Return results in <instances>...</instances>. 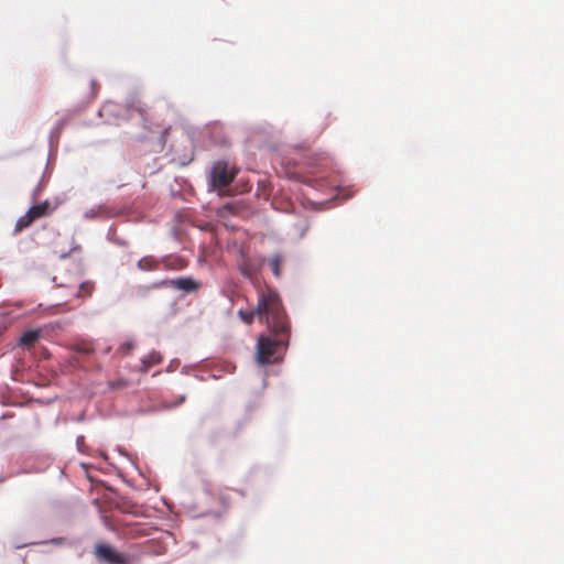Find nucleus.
<instances>
[{"label":"nucleus","instance_id":"9b49d317","mask_svg":"<svg viewBox=\"0 0 564 564\" xmlns=\"http://www.w3.org/2000/svg\"><path fill=\"white\" fill-rule=\"evenodd\" d=\"M162 361L161 354L158 351H152L148 357L142 359V371H148L149 368L153 365H158Z\"/></svg>","mask_w":564,"mask_h":564},{"label":"nucleus","instance_id":"39448f33","mask_svg":"<svg viewBox=\"0 0 564 564\" xmlns=\"http://www.w3.org/2000/svg\"><path fill=\"white\" fill-rule=\"evenodd\" d=\"M261 268L262 260H256L242 254V259L239 263V271L245 278L252 280L253 276L261 270Z\"/></svg>","mask_w":564,"mask_h":564},{"label":"nucleus","instance_id":"423d86ee","mask_svg":"<svg viewBox=\"0 0 564 564\" xmlns=\"http://www.w3.org/2000/svg\"><path fill=\"white\" fill-rule=\"evenodd\" d=\"M127 115L129 119H133L135 116H138L141 121H144L147 117V109L143 107L140 100L132 99L127 104Z\"/></svg>","mask_w":564,"mask_h":564},{"label":"nucleus","instance_id":"f257e3e1","mask_svg":"<svg viewBox=\"0 0 564 564\" xmlns=\"http://www.w3.org/2000/svg\"><path fill=\"white\" fill-rule=\"evenodd\" d=\"M238 315L247 324H251L257 316L259 321L267 324L269 332L273 334L285 330L288 326V316L281 299L272 289L261 290L257 307L249 312L240 310Z\"/></svg>","mask_w":564,"mask_h":564},{"label":"nucleus","instance_id":"20e7f679","mask_svg":"<svg viewBox=\"0 0 564 564\" xmlns=\"http://www.w3.org/2000/svg\"><path fill=\"white\" fill-rule=\"evenodd\" d=\"M236 175L235 170H229L228 164L224 161H218L212 169L213 185L219 189L227 187Z\"/></svg>","mask_w":564,"mask_h":564},{"label":"nucleus","instance_id":"9d476101","mask_svg":"<svg viewBox=\"0 0 564 564\" xmlns=\"http://www.w3.org/2000/svg\"><path fill=\"white\" fill-rule=\"evenodd\" d=\"M31 209L37 219L50 215L53 210V208L51 207V204L47 200H45L39 205L32 206Z\"/></svg>","mask_w":564,"mask_h":564},{"label":"nucleus","instance_id":"6e6552de","mask_svg":"<svg viewBox=\"0 0 564 564\" xmlns=\"http://www.w3.org/2000/svg\"><path fill=\"white\" fill-rule=\"evenodd\" d=\"M37 218L35 217V215L33 214L32 209L30 208L23 216H21L17 223H15V228H14V232H20L22 231L23 229L30 227Z\"/></svg>","mask_w":564,"mask_h":564},{"label":"nucleus","instance_id":"7ed1b4c3","mask_svg":"<svg viewBox=\"0 0 564 564\" xmlns=\"http://www.w3.org/2000/svg\"><path fill=\"white\" fill-rule=\"evenodd\" d=\"M94 555L100 563L131 564L130 556L117 552L111 545L106 543L96 544Z\"/></svg>","mask_w":564,"mask_h":564},{"label":"nucleus","instance_id":"0eeeda50","mask_svg":"<svg viewBox=\"0 0 564 564\" xmlns=\"http://www.w3.org/2000/svg\"><path fill=\"white\" fill-rule=\"evenodd\" d=\"M161 260L153 256H145L138 261V268L141 271H155L160 268Z\"/></svg>","mask_w":564,"mask_h":564},{"label":"nucleus","instance_id":"ddd939ff","mask_svg":"<svg viewBox=\"0 0 564 564\" xmlns=\"http://www.w3.org/2000/svg\"><path fill=\"white\" fill-rule=\"evenodd\" d=\"M283 259L280 254H275L270 260V267L272 269L273 274L279 278L281 275Z\"/></svg>","mask_w":564,"mask_h":564},{"label":"nucleus","instance_id":"1a4fd4ad","mask_svg":"<svg viewBox=\"0 0 564 564\" xmlns=\"http://www.w3.org/2000/svg\"><path fill=\"white\" fill-rule=\"evenodd\" d=\"M171 285L187 292L195 291L198 284L191 278H178L171 281Z\"/></svg>","mask_w":564,"mask_h":564},{"label":"nucleus","instance_id":"f03ea898","mask_svg":"<svg viewBox=\"0 0 564 564\" xmlns=\"http://www.w3.org/2000/svg\"><path fill=\"white\" fill-rule=\"evenodd\" d=\"M290 339V322L285 330L269 335H260L257 343L256 360L259 365L265 366L278 362L282 356L280 350H285Z\"/></svg>","mask_w":564,"mask_h":564},{"label":"nucleus","instance_id":"4468645a","mask_svg":"<svg viewBox=\"0 0 564 564\" xmlns=\"http://www.w3.org/2000/svg\"><path fill=\"white\" fill-rule=\"evenodd\" d=\"M94 289H95V284L93 282H90V281L83 282L79 285V291H78L77 296L78 297L89 296L94 292Z\"/></svg>","mask_w":564,"mask_h":564},{"label":"nucleus","instance_id":"f8f14e48","mask_svg":"<svg viewBox=\"0 0 564 564\" xmlns=\"http://www.w3.org/2000/svg\"><path fill=\"white\" fill-rule=\"evenodd\" d=\"M39 338L40 333L37 330H28L21 336L20 344L23 346H32Z\"/></svg>","mask_w":564,"mask_h":564}]
</instances>
